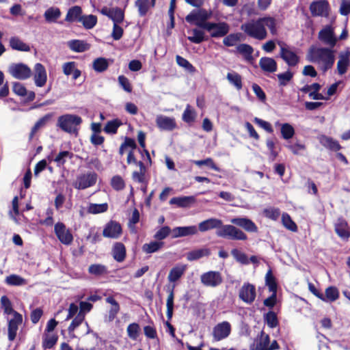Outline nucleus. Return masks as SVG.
<instances>
[{"mask_svg":"<svg viewBox=\"0 0 350 350\" xmlns=\"http://www.w3.org/2000/svg\"><path fill=\"white\" fill-rule=\"evenodd\" d=\"M82 119L75 114H64L59 116L57 120V126L63 131L70 134H77L78 126L81 124Z\"/></svg>","mask_w":350,"mask_h":350,"instance_id":"20e7f679","label":"nucleus"},{"mask_svg":"<svg viewBox=\"0 0 350 350\" xmlns=\"http://www.w3.org/2000/svg\"><path fill=\"white\" fill-rule=\"evenodd\" d=\"M186 270V265H178L174 267L170 271L167 279L170 282H175L179 280Z\"/></svg>","mask_w":350,"mask_h":350,"instance_id":"c85d7f7f","label":"nucleus"},{"mask_svg":"<svg viewBox=\"0 0 350 350\" xmlns=\"http://www.w3.org/2000/svg\"><path fill=\"white\" fill-rule=\"evenodd\" d=\"M113 257L118 262H122L126 256V249L122 243H116L112 250Z\"/></svg>","mask_w":350,"mask_h":350,"instance_id":"473e14b6","label":"nucleus"},{"mask_svg":"<svg viewBox=\"0 0 350 350\" xmlns=\"http://www.w3.org/2000/svg\"><path fill=\"white\" fill-rule=\"evenodd\" d=\"M98 18L96 15H82L79 23H81L83 27L86 29L94 28L97 24Z\"/></svg>","mask_w":350,"mask_h":350,"instance_id":"f704fd0d","label":"nucleus"},{"mask_svg":"<svg viewBox=\"0 0 350 350\" xmlns=\"http://www.w3.org/2000/svg\"><path fill=\"white\" fill-rule=\"evenodd\" d=\"M164 245L162 241H153L148 243H145L142 246V250L146 254H152L159 251Z\"/></svg>","mask_w":350,"mask_h":350,"instance_id":"e433bc0d","label":"nucleus"},{"mask_svg":"<svg viewBox=\"0 0 350 350\" xmlns=\"http://www.w3.org/2000/svg\"><path fill=\"white\" fill-rule=\"evenodd\" d=\"M314 90L309 92V96L314 100H328L331 96L336 93V89H313Z\"/></svg>","mask_w":350,"mask_h":350,"instance_id":"4be33fe9","label":"nucleus"},{"mask_svg":"<svg viewBox=\"0 0 350 350\" xmlns=\"http://www.w3.org/2000/svg\"><path fill=\"white\" fill-rule=\"evenodd\" d=\"M236 51L242 55L247 61L250 62L253 60L252 53L254 49L250 44H240L236 47Z\"/></svg>","mask_w":350,"mask_h":350,"instance_id":"7c9ffc66","label":"nucleus"},{"mask_svg":"<svg viewBox=\"0 0 350 350\" xmlns=\"http://www.w3.org/2000/svg\"><path fill=\"white\" fill-rule=\"evenodd\" d=\"M265 215L273 220H277L280 215V211L278 208L271 207L264 211Z\"/></svg>","mask_w":350,"mask_h":350,"instance_id":"69168bd1","label":"nucleus"},{"mask_svg":"<svg viewBox=\"0 0 350 350\" xmlns=\"http://www.w3.org/2000/svg\"><path fill=\"white\" fill-rule=\"evenodd\" d=\"M109 18L112 20L113 24H120L124 19V12L118 7L111 8Z\"/></svg>","mask_w":350,"mask_h":350,"instance_id":"c9c22d12","label":"nucleus"},{"mask_svg":"<svg viewBox=\"0 0 350 350\" xmlns=\"http://www.w3.org/2000/svg\"><path fill=\"white\" fill-rule=\"evenodd\" d=\"M185 21L190 24L196 25V26L204 30L205 29V25L207 24L205 23H202L201 15L198 10H192L189 14L186 16Z\"/></svg>","mask_w":350,"mask_h":350,"instance_id":"bb28decb","label":"nucleus"},{"mask_svg":"<svg viewBox=\"0 0 350 350\" xmlns=\"http://www.w3.org/2000/svg\"><path fill=\"white\" fill-rule=\"evenodd\" d=\"M83 10L79 5L70 8L65 17V21L68 23L79 22L82 16Z\"/></svg>","mask_w":350,"mask_h":350,"instance_id":"5701e85b","label":"nucleus"},{"mask_svg":"<svg viewBox=\"0 0 350 350\" xmlns=\"http://www.w3.org/2000/svg\"><path fill=\"white\" fill-rule=\"evenodd\" d=\"M312 16H327L329 11V3L327 0L313 1L310 5Z\"/></svg>","mask_w":350,"mask_h":350,"instance_id":"ddd939ff","label":"nucleus"},{"mask_svg":"<svg viewBox=\"0 0 350 350\" xmlns=\"http://www.w3.org/2000/svg\"><path fill=\"white\" fill-rule=\"evenodd\" d=\"M10 46L16 51L28 52L30 47L28 44L23 42L18 37H11L9 42Z\"/></svg>","mask_w":350,"mask_h":350,"instance_id":"c756f323","label":"nucleus"},{"mask_svg":"<svg viewBox=\"0 0 350 350\" xmlns=\"http://www.w3.org/2000/svg\"><path fill=\"white\" fill-rule=\"evenodd\" d=\"M174 288L173 286L171 289H168V296L166 301V307H167V311L166 314L167 319L170 320L172 319L173 315V310H174Z\"/></svg>","mask_w":350,"mask_h":350,"instance_id":"4c0bfd02","label":"nucleus"},{"mask_svg":"<svg viewBox=\"0 0 350 350\" xmlns=\"http://www.w3.org/2000/svg\"><path fill=\"white\" fill-rule=\"evenodd\" d=\"M15 94L17 95L25 97L27 96V98H25V101L32 100L35 97V94L32 91H27V89H13Z\"/></svg>","mask_w":350,"mask_h":350,"instance_id":"680f3d73","label":"nucleus"},{"mask_svg":"<svg viewBox=\"0 0 350 350\" xmlns=\"http://www.w3.org/2000/svg\"><path fill=\"white\" fill-rule=\"evenodd\" d=\"M111 184L112 187L116 190H122L124 188L125 184L120 176H115L112 178Z\"/></svg>","mask_w":350,"mask_h":350,"instance_id":"338daca9","label":"nucleus"},{"mask_svg":"<svg viewBox=\"0 0 350 350\" xmlns=\"http://www.w3.org/2000/svg\"><path fill=\"white\" fill-rule=\"evenodd\" d=\"M241 33H228L223 40V44L226 46H233L236 45L238 42L241 41Z\"/></svg>","mask_w":350,"mask_h":350,"instance_id":"79ce46f5","label":"nucleus"},{"mask_svg":"<svg viewBox=\"0 0 350 350\" xmlns=\"http://www.w3.org/2000/svg\"><path fill=\"white\" fill-rule=\"evenodd\" d=\"M258 348L259 350H269V337L263 332H261L260 336Z\"/></svg>","mask_w":350,"mask_h":350,"instance_id":"6e6d98bb","label":"nucleus"},{"mask_svg":"<svg viewBox=\"0 0 350 350\" xmlns=\"http://www.w3.org/2000/svg\"><path fill=\"white\" fill-rule=\"evenodd\" d=\"M109 67L108 60L105 57H98L93 62V68L97 72H103Z\"/></svg>","mask_w":350,"mask_h":350,"instance_id":"ea45409f","label":"nucleus"},{"mask_svg":"<svg viewBox=\"0 0 350 350\" xmlns=\"http://www.w3.org/2000/svg\"><path fill=\"white\" fill-rule=\"evenodd\" d=\"M335 231L342 239H348L350 237V230L345 219L340 217L335 223Z\"/></svg>","mask_w":350,"mask_h":350,"instance_id":"412c9836","label":"nucleus"},{"mask_svg":"<svg viewBox=\"0 0 350 350\" xmlns=\"http://www.w3.org/2000/svg\"><path fill=\"white\" fill-rule=\"evenodd\" d=\"M89 272L97 276L105 275L107 273V267L100 264L91 265L88 268Z\"/></svg>","mask_w":350,"mask_h":350,"instance_id":"de8ad7c7","label":"nucleus"},{"mask_svg":"<svg viewBox=\"0 0 350 350\" xmlns=\"http://www.w3.org/2000/svg\"><path fill=\"white\" fill-rule=\"evenodd\" d=\"M68 46L72 51L77 53H83L88 51L91 45L85 40H72L68 42Z\"/></svg>","mask_w":350,"mask_h":350,"instance_id":"393cba45","label":"nucleus"},{"mask_svg":"<svg viewBox=\"0 0 350 350\" xmlns=\"http://www.w3.org/2000/svg\"><path fill=\"white\" fill-rule=\"evenodd\" d=\"M350 51L348 49L345 53H341L339 55V60L337 62V69L340 75L345 74L349 65Z\"/></svg>","mask_w":350,"mask_h":350,"instance_id":"b1692460","label":"nucleus"},{"mask_svg":"<svg viewBox=\"0 0 350 350\" xmlns=\"http://www.w3.org/2000/svg\"><path fill=\"white\" fill-rule=\"evenodd\" d=\"M265 321L269 327H275L278 324V319L274 312L270 311L265 315Z\"/></svg>","mask_w":350,"mask_h":350,"instance_id":"e2e57ef3","label":"nucleus"},{"mask_svg":"<svg viewBox=\"0 0 350 350\" xmlns=\"http://www.w3.org/2000/svg\"><path fill=\"white\" fill-rule=\"evenodd\" d=\"M319 142L322 146L333 151H337L341 148L340 145L336 140L325 135L321 136Z\"/></svg>","mask_w":350,"mask_h":350,"instance_id":"2f4dec72","label":"nucleus"},{"mask_svg":"<svg viewBox=\"0 0 350 350\" xmlns=\"http://www.w3.org/2000/svg\"><path fill=\"white\" fill-rule=\"evenodd\" d=\"M33 79L36 85L38 87L40 88L46 84L47 79L46 71L44 66L40 63H37L34 66Z\"/></svg>","mask_w":350,"mask_h":350,"instance_id":"dca6fc26","label":"nucleus"},{"mask_svg":"<svg viewBox=\"0 0 350 350\" xmlns=\"http://www.w3.org/2000/svg\"><path fill=\"white\" fill-rule=\"evenodd\" d=\"M280 85H286L287 83L293 79V73L290 70H287L283 73L277 75Z\"/></svg>","mask_w":350,"mask_h":350,"instance_id":"bf43d9fd","label":"nucleus"},{"mask_svg":"<svg viewBox=\"0 0 350 350\" xmlns=\"http://www.w3.org/2000/svg\"><path fill=\"white\" fill-rule=\"evenodd\" d=\"M193 36H188L187 39L195 44H200L203 41L207 40L208 38L205 37L204 32L202 30L198 29H193L192 30Z\"/></svg>","mask_w":350,"mask_h":350,"instance_id":"37998d69","label":"nucleus"},{"mask_svg":"<svg viewBox=\"0 0 350 350\" xmlns=\"http://www.w3.org/2000/svg\"><path fill=\"white\" fill-rule=\"evenodd\" d=\"M232 224L243 228L247 232H256L258 228L256 225L250 219L245 217H235L230 219Z\"/></svg>","mask_w":350,"mask_h":350,"instance_id":"aec40b11","label":"nucleus"},{"mask_svg":"<svg viewBox=\"0 0 350 350\" xmlns=\"http://www.w3.org/2000/svg\"><path fill=\"white\" fill-rule=\"evenodd\" d=\"M0 302L5 314H12V316H14V312H17L13 310L12 302L7 296H2L1 297Z\"/></svg>","mask_w":350,"mask_h":350,"instance_id":"a18cd8bd","label":"nucleus"},{"mask_svg":"<svg viewBox=\"0 0 350 350\" xmlns=\"http://www.w3.org/2000/svg\"><path fill=\"white\" fill-rule=\"evenodd\" d=\"M265 282L268 286L270 291L275 293L277 288V284L275 280V278L272 274L271 270H269L265 275Z\"/></svg>","mask_w":350,"mask_h":350,"instance_id":"603ef678","label":"nucleus"},{"mask_svg":"<svg viewBox=\"0 0 350 350\" xmlns=\"http://www.w3.org/2000/svg\"><path fill=\"white\" fill-rule=\"evenodd\" d=\"M282 222L284 226L288 230L292 232H296L297 230V226L296 224L292 220L288 213H284L282 214Z\"/></svg>","mask_w":350,"mask_h":350,"instance_id":"49530a36","label":"nucleus"},{"mask_svg":"<svg viewBox=\"0 0 350 350\" xmlns=\"http://www.w3.org/2000/svg\"><path fill=\"white\" fill-rule=\"evenodd\" d=\"M97 180V174L94 172H88L77 176L73 184L77 189H85L95 185Z\"/></svg>","mask_w":350,"mask_h":350,"instance_id":"0eeeda50","label":"nucleus"},{"mask_svg":"<svg viewBox=\"0 0 350 350\" xmlns=\"http://www.w3.org/2000/svg\"><path fill=\"white\" fill-rule=\"evenodd\" d=\"M195 112L191 109L190 105H187L183 114V120L185 122H191L195 120Z\"/></svg>","mask_w":350,"mask_h":350,"instance_id":"774afa93","label":"nucleus"},{"mask_svg":"<svg viewBox=\"0 0 350 350\" xmlns=\"http://www.w3.org/2000/svg\"><path fill=\"white\" fill-rule=\"evenodd\" d=\"M325 295L327 301L333 302L339 297V292L337 288L334 286H329L325 290Z\"/></svg>","mask_w":350,"mask_h":350,"instance_id":"864d4df0","label":"nucleus"},{"mask_svg":"<svg viewBox=\"0 0 350 350\" xmlns=\"http://www.w3.org/2000/svg\"><path fill=\"white\" fill-rule=\"evenodd\" d=\"M318 38L325 44L328 45L331 48H334L338 41V38L335 36L333 27L327 25L320 30L318 34Z\"/></svg>","mask_w":350,"mask_h":350,"instance_id":"6e6552de","label":"nucleus"},{"mask_svg":"<svg viewBox=\"0 0 350 350\" xmlns=\"http://www.w3.org/2000/svg\"><path fill=\"white\" fill-rule=\"evenodd\" d=\"M259 66L263 71L270 73L274 72L277 70V63L271 57H261L259 61Z\"/></svg>","mask_w":350,"mask_h":350,"instance_id":"a878e982","label":"nucleus"},{"mask_svg":"<svg viewBox=\"0 0 350 350\" xmlns=\"http://www.w3.org/2000/svg\"><path fill=\"white\" fill-rule=\"evenodd\" d=\"M309 53L311 55L310 61L317 63L323 72H326L334 64V51L331 47L310 48Z\"/></svg>","mask_w":350,"mask_h":350,"instance_id":"7ed1b4c3","label":"nucleus"},{"mask_svg":"<svg viewBox=\"0 0 350 350\" xmlns=\"http://www.w3.org/2000/svg\"><path fill=\"white\" fill-rule=\"evenodd\" d=\"M213 229H217V236L219 237L226 238L232 240L247 239V235L240 229L230 224L223 225L221 219L211 217L204 220L198 224V231L204 232Z\"/></svg>","mask_w":350,"mask_h":350,"instance_id":"f257e3e1","label":"nucleus"},{"mask_svg":"<svg viewBox=\"0 0 350 350\" xmlns=\"http://www.w3.org/2000/svg\"><path fill=\"white\" fill-rule=\"evenodd\" d=\"M23 323V317L18 312H14V315L12 319H8V339L10 341H13L17 334L18 326Z\"/></svg>","mask_w":350,"mask_h":350,"instance_id":"4468645a","label":"nucleus"},{"mask_svg":"<svg viewBox=\"0 0 350 350\" xmlns=\"http://www.w3.org/2000/svg\"><path fill=\"white\" fill-rule=\"evenodd\" d=\"M275 20L273 17H262L257 20H250L241 26L249 37L262 40L267 38V33L265 27H267L272 34L276 33Z\"/></svg>","mask_w":350,"mask_h":350,"instance_id":"f03ea898","label":"nucleus"},{"mask_svg":"<svg viewBox=\"0 0 350 350\" xmlns=\"http://www.w3.org/2000/svg\"><path fill=\"white\" fill-rule=\"evenodd\" d=\"M276 124L280 125L279 122H277ZM280 126L281 134L284 139H289L293 137L295 134V129L290 124H280Z\"/></svg>","mask_w":350,"mask_h":350,"instance_id":"c03bdc74","label":"nucleus"},{"mask_svg":"<svg viewBox=\"0 0 350 350\" xmlns=\"http://www.w3.org/2000/svg\"><path fill=\"white\" fill-rule=\"evenodd\" d=\"M256 297L255 286L248 282H245L241 287L239 293V297L241 300L247 304H252Z\"/></svg>","mask_w":350,"mask_h":350,"instance_id":"9d476101","label":"nucleus"},{"mask_svg":"<svg viewBox=\"0 0 350 350\" xmlns=\"http://www.w3.org/2000/svg\"><path fill=\"white\" fill-rule=\"evenodd\" d=\"M108 205L107 203L103 204H90L88 211L92 214H98L107 211Z\"/></svg>","mask_w":350,"mask_h":350,"instance_id":"8fccbe9b","label":"nucleus"},{"mask_svg":"<svg viewBox=\"0 0 350 350\" xmlns=\"http://www.w3.org/2000/svg\"><path fill=\"white\" fill-rule=\"evenodd\" d=\"M8 72L15 79L20 80L27 79L32 74L31 68L23 63L12 64L8 67Z\"/></svg>","mask_w":350,"mask_h":350,"instance_id":"423d86ee","label":"nucleus"},{"mask_svg":"<svg viewBox=\"0 0 350 350\" xmlns=\"http://www.w3.org/2000/svg\"><path fill=\"white\" fill-rule=\"evenodd\" d=\"M156 124L161 131H172L177 126L174 118L163 115H158L156 118Z\"/></svg>","mask_w":350,"mask_h":350,"instance_id":"2eb2a0df","label":"nucleus"},{"mask_svg":"<svg viewBox=\"0 0 350 350\" xmlns=\"http://www.w3.org/2000/svg\"><path fill=\"white\" fill-rule=\"evenodd\" d=\"M196 202V199L193 196H182L172 198L170 200V204H176L178 207L185 208L189 207L191 204Z\"/></svg>","mask_w":350,"mask_h":350,"instance_id":"cd10ccee","label":"nucleus"},{"mask_svg":"<svg viewBox=\"0 0 350 350\" xmlns=\"http://www.w3.org/2000/svg\"><path fill=\"white\" fill-rule=\"evenodd\" d=\"M138 9L140 16H144L147 14L149 10V0H137L135 3Z\"/></svg>","mask_w":350,"mask_h":350,"instance_id":"09e8293b","label":"nucleus"},{"mask_svg":"<svg viewBox=\"0 0 350 350\" xmlns=\"http://www.w3.org/2000/svg\"><path fill=\"white\" fill-rule=\"evenodd\" d=\"M176 60L178 66L185 68L186 70L190 72L195 70V67L185 58L177 55Z\"/></svg>","mask_w":350,"mask_h":350,"instance_id":"052dcab7","label":"nucleus"},{"mask_svg":"<svg viewBox=\"0 0 350 350\" xmlns=\"http://www.w3.org/2000/svg\"><path fill=\"white\" fill-rule=\"evenodd\" d=\"M205 31L209 33L213 38H219L226 36L230 31V25L226 22H212L205 25Z\"/></svg>","mask_w":350,"mask_h":350,"instance_id":"39448f33","label":"nucleus"},{"mask_svg":"<svg viewBox=\"0 0 350 350\" xmlns=\"http://www.w3.org/2000/svg\"><path fill=\"white\" fill-rule=\"evenodd\" d=\"M210 254L208 249H199L191 251L187 253V258L189 261L198 260L203 256H208Z\"/></svg>","mask_w":350,"mask_h":350,"instance_id":"58836bf2","label":"nucleus"},{"mask_svg":"<svg viewBox=\"0 0 350 350\" xmlns=\"http://www.w3.org/2000/svg\"><path fill=\"white\" fill-rule=\"evenodd\" d=\"M120 124L121 123L118 120L109 121L104 127V131L107 133L114 134Z\"/></svg>","mask_w":350,"mask_h":350,"instance_id":"4d7b16f0","label":"nucleus"},{"mask_svg":"<svg viewBox=\"0 0 350 350\" xmlns=\"http://www.w3.org/2000/svg\"><path fill=\"white\" fill-rule=\"evenodd\" d=\"M227 79L231 84L236 86L237 88L242 87L241 77L237 72H228L227 75Z\"/></svg>","mask_w":350,"mask_h":350,"instance_id":"5fc2aeb1","label":"nucleus"},{"mask_svg":"<svg viewBox=\"0 0 350 350\" xmlns=\"http://www.w3.org/2000/svg\"><path fill=\"white\" fill-rule=\"evenodd\" d=\"M139 331V325L136 323L129 324L126 329L128 336L133 340H136L137 338Z\"/></svg>","mask_w":350,"mask_h":350,"instance_id":"3c124183","label":"nucleus"},{"mask_svg":"<svg viewBox=\"0 0 350 350\" xmlns=\"http://www.w3.org/2000/svg\"><path fill=\"white\" fill-rule=\"evenodd\" d=\"M280 56L291 67L297 66L299 62V57L284 46H281Z\"/></svg>","mask_w":350,"mask_h":350,"instance_id":"a211bd4d","label":"nucleus"},{"mask_svg":"<svg viewBox=\"0 0 350 350\" xmlns=\"http://www.w3.org/2000/svg\"><path fill=\"white\" fill-rule=\"evenodd\" d=\"M85 317L82 314H77V316L72 321L70 325H69L68 330L69 334L71 335L74 330L79 327L82 322L84 321Z\"/></svg>","mask_w":350,"mask_h":350,"instance_id":"13d9d810","label":"nucleus"},{"mask_svg":"<svg viewBox=\"0 0 350 350\" xmlns=\"http://www.w3.org/2000/svg\"><path fill=\"white\" fill-rule=\"evenodd\" d=\"M61 14L59 8L51 7L45 11L44 16L47 23H55Z\"/></svg>","mask_w":350,"mask_h":350,"instance_id":"72a5a7b5","label":"nucleus"},{"mask_svg":"<svg viewBox=\"0 0 350 350\" xmlns=\"http://www.w3.org/2000/svg\"><path fill=\"white\" fill-rule=\"evenodd\" d=\"M122 233V228L120 224L111 221L104 228L103 234L105 237L118 239Z\"/></svg>","mask_w":350,"mask_h":350,"instance_id":"f3484780","label":"nucleus"},{"mask_svg":"<svg viewBox=\"0 0 350 350\" xmlns=\"http://www.w3.org/2000/svg\"><path fill=\"white\" fill-rule=\"evenodd\" d=\"M172 230L169 226H163L160 228L154 235V239L157 240H163L168 237Z\"/></svg>","mask_w":350,"mask_h":350,"instance_id":"0e129e2a","label":"nucleus"},{"mask_svg":"<svg viewBox=\"0 0 350 350\" xmlns=\"http://www.w3.org/2000/svg\"><path fill=\"white\" fill-rule=\"evenodd\" d=\"M201 282L206 286L217 287L223 282V278L219 271H210L201 275Z\"/></svg>","mask_w":350,"mask_h":350,"instance_id":"9b49d317","label":"nucleus"},{"mask_svg":"<svg viewBox=\"0 0 350 350\" xmlns=\"http://www.w3.org/2000/svg\"><path fill=\"white\" fill-rule=\"evenodd\" d=\"M5 282L9 286H23L27 284L26 280L16 274H12L6 277Z\"/></svg>","mask_w":350,"mask_h":350,"instance_id":"a19ab883","label":"nucleus"},{"mask_svg":"<svg viewBox=\"0 0 350 350\" xmlns=\"http://www.w3.org/2000/svg\"><path fill=\"white\" fill-rule=\"evenodd\" d=\"M54 232L62 243L69 245L72 243L73 236L70 230L66 228L65 224L62 222H57L55 225Z\"/></svg>","mask_w":350,"mask_h":350,"instance_id":"1a4fd4ad","label":"nucleus"},{"mask_svg":"<svg viewBox=\"0 0 350 350\" xmlns=\"http://www.w3.org/2000/svg\"><path fill=\"white\" fill-rule=\"evenodd\" d=\"M231 333V325L228 321L217 323L213 329L212 335L215 341H220L229 336Z\"/></svg>","mask_w":350,"mask_h":350,"instance_id":"f8f14e48","label":"nucleus"},{"mask_svg":"<svg viewBox=\"0 0 350 350\" xmlns=\"http://www.w3.org/2000/svg\"><path fill=\"white\" fill-rule=\"evenodd\" d=\"M198 232L197 226H180L174 228L172 230V237L174 239L196 235Z\"/></svg>","mask_w":350,"mask_h":350,"instance_id":"6ab92c4d","label":"nucleus"}]
</instances>
